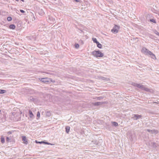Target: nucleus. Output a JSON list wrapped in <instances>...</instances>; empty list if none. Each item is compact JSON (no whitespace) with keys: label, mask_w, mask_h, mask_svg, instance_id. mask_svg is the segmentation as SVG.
<instances>
[{"label":"nucleus","mask_w":159,"mask_h":159,"mask_svg":"<svg viewBox=\"0 0 159 159\" xmlns=\"http://www.w3.org/2000/svg\"><path fill=\"white\" fill-rule=\"evenodd\" d=\"M29 114L30 115V116L31 118H33L34 116V115L33 114L32 112L30 110H29Z\"/></svg>","instance_id":"nucleus-6"},{"label":"nucleus","mask_w":159,"mask_h":159,"mask_svg":"<svg viewBox=\"0 0 159 159\" xmlns=\"http://www.w3.org/2000/svg\"><path fill=\"white\" fill-rule=\"evenodd\" d=\"M22 141H23V143L25 144H27L28 143V141L27 140V139H26V137L22 136Z\"/></svg>","instance_id":"nucleus-3"},{"label":"nucleus","mask_w":159,"mask_h":159,"mask_svg":"<svg viewBox=\"0 0 159 159\" xmlns=\"http://www.w3.org/2000/svg\"><path fill=\"white\" fill-rule=\"evenodd\" d=\"M70 128L69 126H67L66 127V132L68 133L70 131Z\"/></svg>","instance_id":"nucleus-9"},{"label":"nucleus","mask_w":159,"mask_h":159,"mask_svg":"<svg viewBox=\"0 0 159 159\" xmlns=\"http://www.w3.org/2000/svg\"><path fill=\"white\" fill-rule=\"evenodd\" d=\"M92 54L97 57H102L104 56L103 53L100 51H94L92 52Z\"/></svg>","instance_id":"nucleus-1"},{"label":"nucleus","mask_w":159,"mask_h":159,"mask_svg":"<svg viewBox=\"0 0 159 159\" xmlns=\"http://www.w3.org/2000/svg\"><path fill=\"white\" fill-rule=\"evenodd\" d=\"M120 29V27L116 25H115L113 28L111 30V31L114 33H117L118 32Z\"/></svg>","instance_id":"nucleus-2"},{"label":"nucleus","mask_w":159,"mask_h":159,"mask_svg":"<svg viewBox=\"0 0 159 159\" xmlns=\"http://www.w3.org/2000/svg\"><path fill=\"white\" fill-rule=\"evenodd\" d=\"M147 54H149L151 56H153L154 57H155V55L152 53L151 51H149V50L148 51V52H147Z\"/></svg>","instance_id":"nucleus-7"},{"label":"nucleus","mask_w":159,"mask_h":159,"mask_svg":"<svg viewBox=\"0 0 159 159\" xmlns=\"http://www.w3.org/2000/svg\"><path fill=\"white\" fill-rule=\"evenodd\" d=\"M1 142L2 143H3L5 142V139L3 136H1Z\"/></svg>","instance_id":"nucleus-8"},{"label":"nucleus","mask_w":159,"mask_h":159,"mask_svg":"<svg viewBox=\"0 0 159 159\" xmlns=\"http://www.w3.org/2000/svg\"><path fill=\"white\" fill-rule=\"evenodd\" d=\"M76 2H80V0H74Z\"/></svg>","instance_id":"nucleus-25"},{"label":"nucleus","mask_w":159,"mask_h":159,"mask_svg":"<svg viewBox=\"0 0 159 159\" xmlns=\"http://www.w3.org/2000/svg\"><path fill=\"white\" fill-rule=\"evenodd\" d=\"M135 117H136V119H137V118L141 117L140 116H139V115H135Z\"/></svg>","instance_id":"nucleus-17"},{"label":"nucleus","mask_w":159,"mask_h":159,"mask_svg":"<svg viewBox=\"0 0 159 159\" xmlns=\"http://www.w3.org/2000/svg\"><path fill=\"white\" fill-rule=\"evenodd\" d=\"M11 20V19H10V20Z\"/></svg>","instance_id":"nucleus-28"},{"label":"nucleus","mask_w":159,"mask_h":159,"mask_svg":"<svg viewBox=\"0 0 159 159\" xmlns=\"http://www.w3.org/2000/svg\"><path fill=\"white\" fill-rule=\"evenodd\" d=\"M20 11L21 12V13H24L25 12V11L23 10H20Z\"/></svg>","instance_id":"nucleus-22"},{"label":"nucleus","mask_w":159,"mask_h":159,"mask_svg":"<svg viewBox=\"0 0 159 159\" xmlns=\"http://www.w3.org/2000/svg\"><path fill=\"white\" fill-rule=\"evenodd\" d=\"M6 90H1L0 89V93L2 94L6 92Z\"/></svg>","instance_id":"nucleus-13"},{"label":"nucleus","mask_w":159,"mask_h":159,"mask_svg":"<svg viewBox=\"0 0 159 159\" xmlns=\"http://www.w3.org/2000/svg\"><path fill=\"white\" fill-rule=\"evenodd\" d=\"M92 40L94 43H98V42L97 41L96 38H92Z\"/></svg>","instance_id":"nucleus-11"},{"label":"nucleus","mask_w":159,"mask_h":159,"mask_svg":"<svg viewBox=\"0 0 159 159\" xmlns=\"http://www.w3.org/2000/svg\"><path fill=\"white\" fill-rule=\"evenodd\" d=\"M16 1H18L19 0H16Z\"/></svg>","instance_id":"nucleus-29"},{"label":"nucleus","mask_w":159,"mask_h":159,"mask_svg":"<svg viewBox=\"0 0 159 159\" xmlns=\"http://www.w3.org/2000/svg\"><path fill=\"white\" fill-rule=\"evenodd\" d=\"M9 137H7V140H6V141L7 142H9Z\"/></svg>","instance_id":"nucleus-21"},{"label":"nucleus","mask_w":159,"mask_h":159,"mask_svg":"<svg viewBox=\"0 0 159 159\" xmlns=\"http://www.w3.org/2000/svg\"><path fill=\"white\" fill-rule=\"evenodd\" d=\"M112 124L115 126H117L118 125V123L115 122H112Z\"/></svg>","instance_id":"nucleus-14"},{"label":"nucleus","mask_w":159,"mask_h":159,"mask_svg":"<svg viewBox=\"0 0 159 159\" xmlns=\"http://www.w3.org/2000/svg\"><path fill=\"white\" fill-rule=\"evenodd\" d=\"M142 86H139V85H138L137 86V87L139 88H141Z\"/></svg>","instance_id":"nucleus-26"},{"label":"nucleus","mask_w":159,"mask_h":159,"mask_svg":"<svg viewBox=\"0 0 159 159\" xmlns=\"http://www.w3.org/2000/svg\"><path fill=\"white\" fill-rule=\"evenodd\" d=\"M97 45V47L100 48H102V45H101V44L100 43L98 42V43H96Z\"/></svg>","instance_id":"nucleus-12"},{"label":"nucleus","mask_w":159,"mask_h":159,"mask_svg":"<svg viewBox=\"0 0 159 159\" xmlns=\"http://www.w3.org/2000/svg\"><path fill=\"white\" fill-rule=\"evenodd\" d=\"M101 103L100 102H97L95 103L94 105H99L101 104Z\"/></svg>","instance_id":"nucleus-16"},{"label":"nucleus","mask_w":159,"mask_h":159,"mask_svg":"<svg viewBox=\"0 0 159 159\" xmlns=\"http://www.w3.org/2000/svg\"><path fill=\"white\" fill-rule=\"evenodd\" d=\"M15 28V26L14 25H11V29H14Z\"/></svg>","instance_id":"nucleus-15"},{"label":"nucleus","mask_w":159,"mask_h":159,"mask_svg":"<svg viewBox=\"0 0 159 159\" xmlns=\"http://www.w3.org/2000/svg\"><path fill=\"white\" fill-rule=\"evenodd\" d=\"M156 34L157 35L159 36V33H158V32L156 31Z\"/></svg>","instance_id":"nucleus-24"},{"label":"nucleus","mask_w":159,"mask_h":159,"mask_svg":"<svg viewBox=\"0 0 159 159\" xmlns=\"http://www.w3.org/2000/svg\"><path fill=\"white\" fill-rule=\"evenodd\" d=\"M75 47L76 48H77L79 47V45L78 44H75Z\"/></svg>","instance_id":"nucleus-20"},{"label":"nucleus","mask_w":159,"mask_h":159,"mask_svg":"<svg viewBox=\"0 0 159 159\" xmlns=\"http://www.w3.org/2000/svg\"><path fill=\"white\" fill-rule=\"evenodd\" d=\"M47 79V78H43L41 79V81L43 82H48V80H46Z\"/></svg>","instance_id":"nucleus-10"},{"label":"nucleus","mask_w":159,"mask_h":159,"mask_svg":"<svg viewBox=\"0 0 159 159\" xmlns=\"http://www.w3.org/2000/svg\"><path fill=\"white\" fill-rule=\"evenodd\" d=\"M21 1H22L23 2H24V0H21Z\"/></svg>","instance_id":"nucleus-27"},{"label":"nucleus","mask_w":159,"mask_h":159,"mask_svg":"<svg viewBox=\"0 0 159 159\" xmlns=\"http://www.w3.org/2000/svg\"><path fill=\"white\" fill-rule=\"evenodd\" d=\"M36 143H39L40 144L44 143V144H48V145H53V144H51L50 143H48V142H43V141L38 142L36 140Z\"/></svg>","instance_id":"nucleus-4"},{"label":"nucleus","mask_w":159,"mask_h":159,"mask_svg":"<svg viewBox=\"0 0 159 159\" xmlns=\"http://www.w3.org/2000/svg\"><path fill=\"white\" fill-rule=\"evenodd\" d=\"M7 20L8 21H10V17H8L7 18Z\"/></svg>","instance_id":"nucleus-23"},{"label":"nucleus","mask_w":159,"mask_h":159,"mask_svg":"<svg viewBox=\"0 0 159 159\" xmlns=\"http://www.w3.org/2000/svg\"><path fill=\"white\" fill-rule=\"evenodd\" d=\"M150 21L152 22H153L154 23H156V21L155 20H154V19H151L150 20Z\"/></svg>","instance_id":"nucleus-19"},{"label":"nucleus","mask_w":159,"mask_h":159,"mask_svg":"<svg viewBox=\"0 0 159 159\" xmlns=\"http://www.w3.org/2000/svg\"><path fill=\"white\" fill-rule=\"evenodd\" d=\"M37 116V117L39 118L40 117V113L39 111L38 112Z\"/></svg>","instance_id":"nucleus-18"},{"label":"nucleus","mask_w":159,"mask_h":159,"mask_svg":"<svg viewBox=\"0 0 159 159\" xmlns=\"http://www.w3.org/2000/svg\"><path fill=\"white\" fill-rule=\"evenodd\" d=\"M148 49H147L146 48H143L142 49L141 51L143 53H144L146 54L147 52H148Z\"/></svg>","instance_id":"nucleus-5"}]
</instances>
